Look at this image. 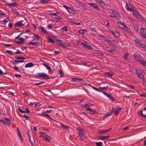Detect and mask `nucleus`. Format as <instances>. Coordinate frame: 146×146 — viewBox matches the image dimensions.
<instances>
[{
	"instance_id": "nucleus-1",
	"label": "nucleus",
	"mask_w": 146,
	"mask_h": 146,
	"mask_svg": "<svg viewBox=\"0 0 146 146\" xmlns=\"http://www.w3.org/2000/svg\"><path fill=\"white\" fill-rule=\"evenodd\" d=\"M128 11H130L132 13L133 15L138 19L141 20L142 19V17L141 15L135 9V8L131 3L128 5Z\"/></svg>"
},
{
	"instance_id": "nucleus-2",
	"label": "nucleus",
	"mask_w": 146,
	"mask_h": 146,
	"mask_svg": "<svg viewBox=\"0 0 146 146\" xmlns=\"http://www.w3.org/2000/svg\"><path fill=\"white\" fill-rule=\"evenodd\" d=\"M121 109L122 108H117L116 110H115L114 108H113L111 111H110L108 113H106L105 115V116H104V117H105L110 116L111 115L113 111H114L115 114V115H117L119 112L121 111Z\"/></svg>"
},
{
	"instance_id": "nucleus-3",
	"label": "nucleus",
	"mask_w": 146,
	"mask_h": 146,
	"mask_svg": "<svg viewBox=\"0 0 146 146\" xmlns=\"http://www.w3.org/2000/svg\"><path fill=\"white\" fill-rule=\"evenodd\" d=\"M76 129L78 131V136L80 139L84 141V137L85 135L84 130L80 127L77 128Z\"/></svg>"
},
{
	"instance_id": "nucleus-4",
	"label": "nucleus",
	"mask_w": 146,
	"mask_h": 146,
	"mask_svg": "<svg viewBox=\"0 0 146 146\" xmlns=\"http://www.w3.org/2000/svg\"><path fill=\"white\" fill-rule=\"evenodd\" d=\"M110 11L113 15V17L117 20H119L120 18V16L119 12L113 9H111Z\"/></svg>"
},
{
	"instance_id": "nucleus-5",
	"label": "nucleus",
	"mask_w": 146,
	"mask_h": 146,
	"mask_svg": "<svg viewBox=\"0 0 146 146\" xmlns=\"http://www.w3.org/2000/svg\"><path fill=\"white\" fill-rule=\"evenodd\" d=\"M36 75H37V77L39 78H41L43 79L48 80L50 78L48 75H47L44 73H37Z\"/></svg>"
},
{
	"instance_id": "nucleus-6",
	"label": "nucleus",
	"mask_w": 146,
	"mask_h": 146,
	"mask_svg": "<svg viewBox=\"0 0 146 146\" xmlns=\"http://www.w3.org/2000/svg\"><path fill=\"white\" fill-rule=\"evenodd\" d=\"M117 23L119 27L123 29L127 32H128V27H127V26L125 25L122 22H117Z\"/></svg>"
},
{
	"instance_id": "nucleus-7",
	"label": "nucleus",
	"mask_w": 146,
	"mask_h": 146,
	"mask_svg": "<svg viewBox=\"0 0 146 146\" xmlns=\"http://www.w3.org/2000/svg\"><path fill=\"white\" fill-rule=\"evenodd\" d=\"M76 3L78 7L82 9H85L86 7L85 5L80 1H76Z\"/></svg>"
},
{
	"instance_id": "nucleus-8",
	"label": "nucleus",
	"mask_w": 146,
	"mask_h": 146,
	"mask_svg": "<svg viewBox=\"0 0 146 146\" xmlns=\"http://www.w3.org/2000/svg\"><path fill=\"white\" fill-rule=\"evenodd\" d=\"M133 56L135 58L136 60L139 62L143 59L141 56L139 54L137 55L135 53L134 54Z\"/></svg>"
},
{
	"instance_id": "nucleus-9",
	"label": "nucleus",
	"mask_w": 146,
	"mask_h": 146,
	"mask_svg": "<svg viewBox=\"0 0 146 146\" xmlns=\"http://www.w3.org/2000/svg\"><path fill=\"white\" fill-rule=\"evenodd\" d=\"M140 35L143 38L146 39V29H144L143 28H141Z\"/></svg>"
},
{
	"instance_id": "nucleus-10",
	"label": "nucleus",
	"mask_w": 146,
	"mask_h": 146,
	"mask_svg": "<svg viewBox=\"0 0 146 146\" xmlns=\"http://www.w3.org/2000/svg\"><path fill=\"white\" fill-rule=\"evenodd\" d=\"M23 22V21L21 20V21L16 23L15 25V27L16 28V27H20L21 26L24 25V24L22 23Z\"/></svg>"
},
{
	"instance_id": "nucleus-11",
	"label": "nucleus",
	"mask_w": 146,
	"mask_h": 146,
	"mask_svg": "<svg viewBox=\"0 0 146 146\" xmlns=\"http://www.w3.org/2000/svg\"><path fill=\"white\" fill-rule=\"evenodd\" d=\"M16 129L17 132V135L21 139V142L22 143L23 142V140L21 136V133L18 127H17Z\"/></svg>"
},
{
	"instance_id": "nucleus-12",
	"label": "nucleus",
	"mask_w": 146,
	"mask_h": 146,
	"mask_svg": "<svg viewBox=\"0 0 146 146\" xmlns=\"http://www.w3.org/2000/svg\"><path fill=\"white\" fill-rule=\"evenodd\" d=\"M136 74L138 77L141 79H143L144 78V76L139 71H137L136 72Z\"/></svg>"
},
{
	"instance_id": "nucleus-13",
	"label": "nucleus",
	"mask_w": 146,
	"mask_h": 146,
	"mask_svg": "<svg viewBox=\"0 0 146 146\" xmlns=\"http://www.w3.org/2000/svg\"><path fill=\"white\" fill-rule=\"evenodd\" d=\"M89 5L92 6L94 8L97 10H100V9L98 7L97 5L95 3H89Z\"/></svg>"
},
{
	"instance_id": "nucleus-14",
	"label": "nucleus",
	"mask_w": 146,
	"mask_h": 146,
	"mask_svg": "<svg viewBox=\"0 0 146 146\" xmlns=\"http://www.w3.org/2000/svg\"><path fill=\"white\" fill-rule=\"evenodd\" d=\"M105 74L106 76L110 77L113 76L114 75V74L112 72H105Z\"/></svg>"
},
{
	"instance_id": "nucleus-15",
	"label": "nucleus",
	"mask_w": 146,
	"mask_h": 146,
	"mask_svg": "<svg viewBox=\"0 0 146 146\" xmlns=\"http://www.w3.org/2000/svg\"><path fill=\"white\" fill-rule=\"evenodd\" d=\"M39 134H40V135L39 136V137H42L44 139L46 138V137H47V135L44 132H40Z\"/></svg>"
},
{
	"instance_id": "nucleus-16",
	"label": "nucleus",
	"mask_w": 146,
	"mask_h": 146,
	"mask_svg": "<svg viewBox=\"0 0 146 146\" xmlns=\"http://www.w3.org/2000/svg\"><path fill=\"white\" fill-rule=\"evenodd\" d=\"M40 29L41 31L43 33L46 34H48V33L46 31V29L43 28L42 26H40Z\"/></svg>"
},
{
	"instance_id": "nucleus-17",
	"label": "nucleus",
	"mask_w": 146,
	"mask_h": 146,
	"mask_svg": "<svg viewBox=\"0 0 146 146\" xmlns=\"http://www.w3.org/2000/svg\"><path fill=\"white\" fill-rule=\"evenodd\" d=\"M110 137V136L109 135L105 136H101L100 137V138L101 140H105L108 139Z\"/></svg>"
},
{
	"instance_id": "nucleus-18",
	"label": "nucleus",
	"mask_w": 146,
	"mask_h": 146,
	"mask_svg": "<svg viewBox=\"0 0 146 146\" xmlns=\"http://www.w3.org/2000/svg\"><path fill=\"white\" fill-rule=\"evenodd\" d=\"M135 42L137 44V46H139L142 42L139 40L137 39L135 40Z\"/></svg>"
},
{
	"instance_id": "nucleus-19",
	"label": "nucleus",
	"mask_w": 146,
	"mask_h": 146,
	"mask_svg": "<svg viewBox=\"0 0 146 146\" xmlns=\"http://www.w3.org/2000/svg\"><path fill=\"white\" fill-rule=\"evenodd\" d=\"M34 36H33V40H38L40 39V38L41 36H38V35H36L33 33Z\"/></svg>"
},
{
	"instance_id": "nucleus-20",
	"label": "nucleus",
	"mask_w": 146,
	"mask_h": 146,
	"mask_svg": "<svg viewBox=\"0 0 146 146\" xmlns=\"http://www.w3.org/2000/svg\"><path fill=\"white\" fill-rule=\"evenodd\" d=\"M18 5V3L17 2H15L13 3H8L7 4V5L8 6H13V7H15L16 6H17Z\"/></svg>"
},
{
	"instance_id": "nucleus-21",
	"label": "nucleus",
	"mask_w": 146,
	"mask_h": 146,
	"mask_svg": "<svg viewBox=\"0 0 146 146\" xmlns=\"http://www.w3.org/2000/svg\"><path fill=\"white\" fill-rule=\"evenodd\" d=\"M34 65V64L32 62H30L27 64L25 66V67H31Z\"/></svg>"
},
{
	"instance_id": "nucleus-22",
	"label": "nucleus",
	"mask_w": 146,
	"mask_h": 146,
	"mask_svg": "<svg viewBox=\"0 0 146 146\" xmlns=\"http://www.w3.org/2000/svg\"><path fill=\"white\" fill-rule=\"evenodd\" d=\"M5 120L6 124L7 123L8 125H9L11 123V121L10 119H9L8 118H4Z\"/></svg>"
},
{
	"instance_id": "nucleus-23",
	"label": "nucleus",
	"mask_w": 146,
	"mask_h": 146,
	"mask_svg": "<svg viewBox=\"0 0 146 146\" xmlns=\"http://www.w3.org/2000/svg\"><path fill=\"white\" fill-rule=\"evenodd\" d=\"M24 62V61L22 60H13V64L14 65H15V64H16V63L23 62Z\"/></svg>"
},
{
	"instance_id": "nucleus-24",
	"label": "nucleus",
	"mask_w": 146,
	"mask_h": 146,
	"mask_svg": "<svg viewBox=\"0 0 146 146\" xmlns=\"http://www.w3.org/2000/svg\"><path fill=\"white\" fill-rule=\"evenodd\" d=\"M39 43L37 42H30L28 43L29 45L32 44L33 45L35 46H38L39 45Z\"/></svg>"
},
{
	"instance_id": "nucleus-25",
	"label": "nucleus",
	"mask_w": 146,
	"mask_h": 146,
	"mask_svg": "<svg viewBox=\"0 0 146 146\" xmlns=\"http://www.w3.org/2000/svg\"><path fill=\"white\" fill-rule=\"evenodd\" d=\"M20 41H16L15 42L16 44H19L21 45L25 41V40L24 39L23 40H20Z\"/></svg>"
},
{
	"instance_id": "nucleus-26",
	"label": "nucleus",
	"mask_w": 146,
	"mask_h": 146,
	"mask_svg": "<svg viewBox=\"0 0 146 146\" xmlns=\"http://www.w3.org/2000/svg\"><path fill=\"white\" fill-rule=\"evenodd\" d=\"M108 43L110 46H112L113 47V48L114 49L116 48V46L114 45L113 44L110 40L109 42H108Z\"/></svg>"
},
{
	"instance_id": "nucleus-27",
	"label": "nucleus",
	"mask_w": 146,
	"mask_h": 146,
	"mask_svg": "<svg viewBox=\"0 0 146 146\" xmlns=\"http://www.w3.org/2000/svg\"><path fill=\"white\" fill-rule=\"evenodd\" d=\"M52 38L53 39V40H54V42L55 41L56 42H61V40H58V38H56V37L55 36H52Z\"/></svg>"
},
{
	"instance_id": "nucleus-28",
	"label": "nucleus",
	"mask_w": 146,
	"mask_h": 146,
	"mask_svg": "<svg viewBox=\"0 0 146 146\" xmlns=\"http://www.w3.org/2000/svg\"><path fill=\"white\" fill-rule=\"evenodd\" d=\"M87 32V30L86 29H80L78 31V33L81 34H83L84 32L86 33Z\"/></svg>"
},
{
	"instance_id": "nucleus-29",
	"label": "nucleus",
	"mask_w": 146,
	"mask_h": 146,
	"mask_svg": "<svg viewBox=\"0 0 146 146\" xmlns=\"http://www.w3.org/2000/svg\"><path fill=\"white\" fill-rule=\"evenodd\" d=\"M139 63L144 66H146V61L144 60V59L142 60Z\"/></svg>"
},
{
	"instance_id": "nucleus-30",
	"label": "nucleus",
	"mask_w": 146,
	"mask_h": 146,
	"mask_svg": "<svg viewBox=\"0 0 146 146\" xmlns=\"http://www.w3.org/2000/svg\"><path fill=\"white\" fill-rule=\"evenodd\" d=\"M128 33H129V34L131 35V39L132 40V37H134L133 32L131 31L128 29Z\"/></svg>"
},
{
	"instance_id": "nucleus-31",
	"label": "nucleus",
	"mask_w": 146,
	"mask_h": 146,
	"mask_svg": "<svg viewBox=\"0 0 146 146\" xmlns=\"http://www.w3.org/2000/svg\"><path fill=\"white\" fill-rule=\"evenodd\" d=\"M23 33H21L19 35H18L15 38V39L18 38L19 40H23V39H24L23 38H21L19 36H20L22 35L23 34Z\"/></svg>"
},
{
	"instance_id": "nucleus-32",
	"label": "nucleus",
	"mask_w": 146,
	"mask_h": 146,
	"mask_svg": "<svg viewBox=\"0 0 146 146\" xmlns=\"http://www.w3.org/2000/svg\"><path fill=\"white\" fill-rule=\"evenodd\" d=\"M60 125L64 129H68L69 128V127H68V125H64L62 123H60Z\"/></svg>"
},
{
	"instance_id": "nucleus-33",
	"label": "nucleus",
	"mask_w": 146,
	"mask_h": 146,
	"mask_svg": "<svg viewBox=\"0 0 146 146\" xmlns=\"http://www.w3.org/2000/svg\"><path fill=\"white\" fill-rule=\"evenodd\" d=\"M51 139V138L50 136H49L47 135V137H46V138L44 139L45 141H48L50 142V140Z\"/></svg>"
},
{
	"instance_id": "nucleus-34",
	"label": "nucleus",
	"mask_w": 146,
	"mask_h": 146,
	"mask_svg": "<svg viewBox=\"0 0 146 146\" xmlns=\"http://www.w3.org/2000/svg\"><path fill=\"white\" fill-rule=\"evenodd\" d=\"M59 74H60L61 77H64V75L62 70H59Z\"/></svg>"
},
{
	"instance_id": "nucleus-35",
	"label": "nucleus",
	"mask_w": 146,
	"mask_h": 146,
	"mask_svg": "<svg viewBox=\"0 0 146 146\" xmlns=\"http://www.w3.org/2000/svg\"><path fill=\"white\" fill-rule=\"evenodd\" d=\"M79 78H74L71 79V82H77L79 81Z\"/></svg>"
},
{
	"instance_id": "nucleus-36",
	"label": "nucleus",
	"mask_w": 146,
	"mask_h": 146,
	"mask_svg": "<svg viewBox=\"0 0 146 146\" xmlns=\"http://www.w3.org/2000/svg\"><path fill=\"white\" fill-rule=\"evenodd\" d=\"M139 114H140L142 116L144 117H146V115L143 114V111L141 110H140L139 112Z\"/></svg>"
},
{
	"instance_id": "nucleus-37",
	"label": "nucleus",
	"mask_w": 146,
	"mask_h": 146,
	"mask_svg": "<svg viewBox=\"0 0 146 146\" xmlns=\"http://www.w3.org/2000/svg\"><path fill=\"white\" fill-rule=\"evenodd\" d=\"M93 104H92L91 103H88V104H85V105H83V107H86V106H91L93 105Z\"/></svg>"
},
{
	"instance_id": "nucleus-38",
	"label": "nucleus",
	"mask_w": 146,
	"mask_h": 146,
	"mask_svg": "<svg viewBox=\"0 0 146 146\" xmlns=\"http://www.w3.org/2000/svg\"><path fill=\"white\" fill-rule=\"evenodd\" d=\"M58 45L60 46H61L62 47L64 48L68 46V45L66 44H59Z\"/></svg>"
},
{
	"instance_id": "nucleus-39",
	"label": "nucleus",
	"mask_w": 146,
	"mask_h": 146,
	"mask_svg": "<svg viewBox=\"0 0 146 146\" xmlns=\"http://www.w3.org/2000/svg\"><path fill=\"white\" fill-rule=\"evenodd\" d=\"M80 83L86 86L87 87H89V86H92V85L89 84H86L85 83L83 82H80Z\"/></svg>"
},
{
	"instance_id": "nucleus-40",
	"label": "nucleus",
	"mask_w": 146,
	"mask_h": 146,
	"mask_svg": "<svg viewBox=\"0 0 146 146\" xmlns=\"http://www.w3.org/2000/svg\"><path fill=\"white\" fill-rule=\"evenodd\" d=\"M43 64L46 68L47 69L50 71H52V70L51 69V68L48 66L47 64L45 63H43Z\"/></svg>"
},
{
	"instance_id": "nucleus-41",
	"label": "nucleus",
	"mask_w": 146,
	"mask_h": 146,
	"mask_svg": "<svg viewBox=\"0 0 146 146\" xmlns=\"http://www.w3.org/2000/svg\"><path fill=\"white\" fill-rule=\"evenodd\" d=\"M67 11L69 13H73L74 12V11L73 10V9H71L69 7V8L68 9Z\"/></svg>"
},
{
	"instance_id": "nucleus-42",
	"label": "nucleus",
	"mask_w": 146,
	"mask_h": 146,
	"mask_svg": "<svg viewBox=\"0 0 146 146\" xmlns=\"http://www.w3.org/2000/svg\"><path fill=\"white\" fill-rule=\"evenodd\" d=\"M108 86L105 87H100L99 88L102 90H104L107 89L108 88Z\"/></svg>"
},
{
	"instance_id": "nucleus-43",
	"label": "nucleus",
	"mask_w": 146,
	"mask_h": 146,
	"mask_svg": "<svg viewBox=\"0 0 146 146\" xmlns=\"http://www.w3.org/2000/svg\"><path fill=\"white\" fill-rule=\"evenodd\" d=\"M97 146H101L102 145V142H96L95 143Z\"/></svg>"
},
{
	"instance_id": "nucleus-44",
	"label": "nucleus",
	"mask_w": 146,
	"mask_h": 146,
	"mask_svg": "<svg viewBox=\"0 0 146 146\" xmlns=\"http://www.w3.org/2000/svg\"><path fill=\"white\" fill-rule=\"evenodd\" d=\"M48 41L50 42H51V43H52L54 42V40H53V39L52 38V37L51 38H50L49 37H48Z\"/></svg>"
},
{
	"instance_id": "nucleus-45",
	"label": "nucleus",
	"mask_w": 146,
	"mask_h": 146,
	"mask_svg": "<svg viewBox=\"0 0 146 146\" xmlns=\"http://www.w3.org/2000/svg\"><path fill=\"white\" fill-rule=\"evenodd\" d=\"M85 48L88 49V50H92L93 49L92 47L91 46L88 45H87Z\"/></svg>"
},
{
	"instance_id": "nucleus-46",
	"label": "nucleus",
	"mask_w": 146,
	"mask_h": 146,
	"mask_svg": "<svg viewBox=\"0 0 146 146\" xmlns=\"http://www.w3.org/2000/svg\"><path fill=\"white\" fill-rule=\"evenodd\" d=\"M49 1V0H43L41 1V2L43 4H46Z\"/></svg>"
},
{
	"instance_id": "nucleus-47",
	"label": "nucleus",
	"mask_w": 146,
	"mask_h": 146,
	"mask_svg": "<svg viewBox=\"0 0 146 146\" xmlns=\"http://www.w3.org/2000/svg\"><path fill=\"white\" fill-rule=\"evenodd\" d=\"M114 35L116 37H117L120 36V33L118 32H115Z\"/></svg>"
},
{
	"instance_id": "nucleus-48",
	"label": "nucleus",
	"mask_w": 146,
	"mask_h": 146,
	"mask_svg": "<svg viewBox=\"0 0 146 146\" xmlns=\"http://www.w3.org/2000/svg\"><path fill=\"white\" fill-rule=\"evenodd\" d=\"M90 87H92V88L94 89V90L97 91H99V92H101V91L99 89H98V88L95 87H94V86H90Z\"/></svg>"
},
{
	"instance_id": "nucleus-49",
	"label": "nucleus",
	"mask_w": 146,
	"mask_h": 146,
	"mask_svg": "<svg viewBox=\"0 0 146 146\" xmlns=\"http://www.w3.org/2000/svg\"><path fill=\"white\" fill-rule=\"evenodd\" d=\"M22 53L21 51H19V50L17 49L15 52L14 53V54H21Z\"/></svg>"
},
{
	"instance_id": "nucleus-50",
	"label": "nucleus",
	"mask_w": 146,
	"mask_h": 146,
	"mask_svg": "<svg viewBox=\"0 0 146 146\" xmlns=\"http://www.w3.org/2000/svg\"><path fill=\"white\" fill-rule=\"evenodd\" d=\"M85 42H81V44L83 46V47H84L85 48H86V47L87 46V45L86 44V42L85 41H84Z\"/></svg>"
},
{
	"instance_id": "nucleus-51",
	"label": "nucleus",
	"mask_w": 146,
	"mask_h": 146,
	"mask_svg": "<svg viewBox=\"0 0 146 146\" xmlns=\"http://www.w3.org/2000/svg\"><path fill=\"white\" fill-rule=\"evenodd\" d=\"M72 24H76L77 25H80L82 23V22L77 23L74 21L72 22Z\"/></svg>"
},
{
	"instance_id": "nucleus-52",
	"label": "nucleus",
	"mask_w": 146,
	"mask_h": 146,
	"mask_svg": "<svg viewBox=\"0 0 146 146\" xmlns=\"http://www.w3.org/2000/svg\"><path fill=\"white\" fill-rule=\"evenodd\" d=\"M128 58V53L126 52L125 53V56L124 57V59L125 60H126Z\"/></svg>"
},
{
	"instance_id": "nucleus-53",
	"label": "nucleus",
	"mask_w": 146,
	"mask_h": 146,
	"mask_svg": "<svg viewBox=\"0 0 146 146\" xmlns=\"http://www.w3.org/2000/svg\"><path fill=\"white\" fill-rule=\"evenodd\" d=\"M102 92L104 95L106 96L107 97H109V96H110V95L108 93H107L106 92Z\"/></svg>"
},
{
	"instance_id": "nucleus-54",
	"label": "nucleus",
	"mask_w": 146,
	"mask_h": 146,
	"mask_svg": "<svg viewBox=\"0 0 146 146\" xmlns=\"http://www.w3.org/2000/svg\"><path fill=\"white\" fill-rule=\"evenodd\" d=\"M109 99L111 100L113 102L115 100L114 98L112 97H111V95H110V96H109Z\"/></svg>"
},
{
	"instance_id": "nucleus-55",
	"label": "nucleus",
	"mask_w": 146,
	"mask_h": 146,
	"mask_svg": "<svg viewBox=\"0 0 146 146\" xmlns=\"http://www.w3.org/2000/svg\"><path fill=\"white\" fill-rule=\"evenodd\" d=\"M18 110L20 111V112L21 113H24V112H25L23 110L21 109L20 108H18Z\"/></svg>"
},
{
	"instance_id": "nucleus-56",
	"label": "nucleus",
	"mask_w": 146,
	"mask_h": 146,
	"mask_svg": "<svg viewBox=\"0 0 146 146\" xmlns=\"http://www.w3.org/2000/svg\"><path fill=\"white\" fill-rule=\"evenodd\" d=\"M16 59H25V58L23 57H19L18 56L16 58Z\"/></svg>"
},
{
	"instance_id": "nucleus-57",
	"label": "nucleus",
	"mask_w": 146,
	"mask_h": 146,
	"mask_svg": "<svg viewBox=\"0 0 146 146\" xmlns=\"http://www.w3.org/2000/svg\"><path fill=\"white\" fill-rule=\"evenodd\" d=\"M9 19L8 17H7L6 19H4L2 21V22L3 21L5 23H7Z\"/></svg>"
},
{
	"instance_id": "nucleus-58",
	"label": "nucleus",
	"mask_w": 146,
	"mask_h": 146,
	"mask_svg": "<svg viewBox=\"0 0 146 146\" xmlns=\"http://www.w3.org/2000/svg\"><path fill=\"white\" fill-rule=\"evenodd\" d=\"M59 13L58 12H56V13H50V15H54V16H57L58 15Z\"/></svg>"
},
{
	"instance_id": "nucleus-59",
	"label": "nucleus",
	"mask_w": 146,
	"mask_h": 146,
	"mask_svg": "<svg viewBox=\"0 0 146 146\" xmlns=\"http://www.w3.org/2000/svg\"><path fill=\"white\" fill-rule=\"evenodd\" d=\"M0 121L1 123H3L5 125H6V122L5 120H4L2 119H0Z\"/></svg>"
},
{
	"instance_id": "nucleus-60",
	"label": "nucleus",
	"mask_w": 146,
	"mask_h": 146,
	"mask_svg": "<svg viewBox=\"0 0 146 146\" xmlns=\"http://www.w3.org/2000/svg\"><path fill=\"white\" fill-rule=\"evenodd\" d=\"M108 132V131H107L106 130H101L100 131H99V133H106Z\"/></svg>"
},
{
	"instance_id": "nucleus-61",
	"label": "nucleus",
	"mask_w": 146,
	"mask_h": 146,
	"mask_svg": "<svg viewBox=\"0 0 146 146\" xmlns=\"http://www.w3.org/2000/svg\"><path fill=\"white\" fill-rule=\"evenodd\" d=\"M62 29L64 31H67V27H66L64 26L62 28Z\"/></svg>"
},
{
	"instance_id": "nucleus-62",
	"label": "nucleus",
	"mask_w": 146,
	"mask_h": 146,
	"mask_svg": "<svg viewBox=\"0 0 146 146\" xmlns=\"http://www.w3.org/2000/svg\"><path fill=\"white\" fill-rule=\"evenodd\" d=\"M143 110L144 113V115H146V107L143 108Z\"/></svg>"
},
{
	"instance_id": "nucleus-63",
	"label": "nucleus",
	"mask_w": 146,
	"mask_h": 146,
	"mask_svg": "<svg viewBox=\"0 0 146 146\" xmlns=\"http://www.w3.org/2000/svg\"><path fill=\"white\" fill-rule=\"evenodd\" d=\"M5 52L8 53L12 54L13 53V52L11 51L10 50H6Z\"/></svg>"
},
{
	"instance_id": "nucleus-64",
	"label": "nucleus",
	"mask_w": 146,
	"mask_h": 146,
	"mask_svg": "<svg viewBox=\"0 0 146 146\" xmlns=\"http://www.w3.org/2000/svg\"><path fill=\"white\" fill-rule=\"evenodd\" d=\"M97 113V111H91V113H90V114H94L95 113Z\"/></svg>"
}]
</instances>
